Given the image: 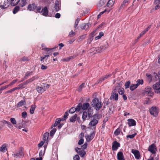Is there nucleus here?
<instances>
[{"label":"nucleus","mask_w":160,"mask_h":160,"mask_svg":"<svg viewBox=\"0 0 160 160\" xmlns=\"http://www.w3.org/2000/svg\"><path fill=\"white\" fill-rule=\"evenodd\" d=\"M10 120L11 122L14 125L16 124L17 122L15 118H11L10 119Z\"/></svg>","instance_id":"obj_49"},{"label":"nucleus","mask_w":160,"mask_h":160,"mask_svg":"<svg viewBox=\"0 0 160 160\" xmlns=\"http://www.w3.org/2000/svg\"><path fill=\"white\" fill-rule=\"evenodd\" d=\"M118 98V92L115 91L112 92L110 97V99L111 100L117 101Z\"/></svg>","instance_id":"obj_8"},{"label":"nucleus","mask_w":160,"mask_h":160,"mask_svg":"<svg viewBox=\"0 0 160 160\" xmlns=\"http://www.w3.org/2000/svg\"><path fill=\"white\" fill-rule=\"evenodd\" d=\"M61 121H62V120L60 118L56 119L54 124L52 126L51 128H52L53 127H55L57 126L60 123Z\"/></svg>","instance_id":"obj_30"},{"label":"nucleus","mask_w":160,"mask_h":160,"mask_svg":"<svg viewBox=\"0 0 160 160\" xmlns=\"http://www.w3.org/2000/svg\"><path fill=\"white\" fill-rule=\"evenodd\" d=\"M17 81V79L14 80L12 82L10 83L8 85V86H10L14 84Z\"/></svg>","instance_id":"obj_62"},{"label":"nucleus","mask_w":160,"mask_h":160,"mask_svg":"<svg viewBox=\"0 0 160 160\" xmlns=\"http://www.w3.org/2000/svg\"><path fill=\"white\" fill-rule=\"evenodd\" d=\"M148 150L152 154H155L157 150V148L154 143H152L150 145L148 148Z\"/></svg>","instance_id":"obj_5"},{"label":"nucleus","mask_w":160,"mask_h":160,"mask_svg":"<svg viewBox=\"0 0 160 160\" xmlns=\"http://www.w3.org/2000/svg\"><path fill=\"white\" fill-rule=\"evenodd\" d=\"M152 88L149 87H146L144 91L145 94L148 96H152L153 93L152 91Z\"/></svg>","instance_id":"obj_6"},{"label":"nucleus","mask_w":160,"mask_h":160,"mask_svg":"<svg viewBox=\"0 0 160 160\" xmlns=\"http://www.w3.org/2000/svg\"><path fill=\"white\" fill-rule=\"evenodd\" d=\"M82 104L81 103H79L78 104V105L76 108H75L76 112H79L81 108H82Z\"/></svg>","instance_id":"obj_35"},{"label":"nucleus","mask_w":160,"mask_h":160,"mask_svg":"<svg viewBox=\"0 0 160 160\" xmlns=\"http://www.w3.org/2000/svg\"><path fill=\"white\" fill-rule=\"evenodd\" d=\"M74 160H79L80 158L78 155H76L73 158Z\"/></svg>","instance_id":"obj_64"},{"label":"nucleus","mask_w":160,"mask_h":160,"mask_svg":"<svg viewBox=\"0 0 160 160\" xmlns=\"http://www.w3.org/2000/svg\"><path fill=\"white\" fill-rule=\"evenodd\" d=\"M117 159L118 160H125L124 157L122 152H118Z\"/></svg>","instance_id":"obj_16"},{"label":"nucleus","mask_w":160,"mask_h":160,"mask_svg":"<svg viewBox=\"0 0 160 160\" xmlns=\"http://www.w3.org/2000/svg\"><path fill=\"white\" fill-rule=\"evenodd\" d=\"M75 112H76L75 110V108L74 107H72L69 110L68 112L69 113H73Z\"/></svg>","instance_id":"obj_54"},{"label":"nucleus","mask_w":160,"mask_h":160,"mask_svg":"<svg viewBox=\"0 0 160 160\" xmlns=\"http://www.w3.org/2000/svg\"><path fill=\"white\" fill-rule=\"evenodd\" d=\"M106 2V0H100L97 3V6L98 7H100L103 5Z\"/></svg>","instance_id":"obj_27"},{"label":"nucleus","mask_w":160,"mask_h":160,"mask_svg":"<svg viewBox=\"0 0 160 160\" xmlns=\"http://www.w3.org/2000/svg\"><path fill=\"white\" fill-rule=\"evenodd\" d=\"M120 88V83H116V85L113 87L112 92L115 91V92H118Z\"/></svg>","instance_id":"obj_23"},{"label":"nucleus","mask_w":160,"mask_h":160,"mask_svg":"<svg viewBox=\"0 0 160 160\" xmlns=\"http://www.w3.org/2000/svg\"><path fill=\"white\" fill-rule=\"evenodd\" d=\"M42 12V15L45 16H48V10L47 7L45 6L42 9L41 11L40 10V12L39 13H41Z\"/></svg>","instance_id":"obj_14"},{"label":"nucleus","mask_w":160,"mask_h":160,"mask_svg":"<svg viewBox=\"0 0 160 160\" xmlns=\"http://www.w3.org/2000/svg\"><path fill=\"white\" fill-rule=\"evenodd\" d=\"M8 144L6 143H4L2 144L0 147V151L3 152H6V150H7L6 148Z\"/></svg>","instance_id":"obj_18"},{"label":"nucleus","mask_w":160,"mask_h":160,"mask_svg":"<svg viewBox=\"0 0 160 160\" xmlns=\"http://www.w3.org/2000/svg\"><path fill=\"white\" fill-rule=\"evenodd\" d=\"M36 108V106L35 105H32L31 106V108L30 109V112L31 114H32L34 113L35 109Z\"/></svg>","instance_id":"obj_37"},{"label":"nucleus","mask_w":160,"mask_h":160,"mask_svg":"<svg viewBox=\"0 0 160 160\" xmlns=\"http://www.w3.org/2000/svg\"><path fill=\"white\" fill-rule=\"evenodd\" d=\"M138 86L137 84H132L130 87V89L131 91H133L136 88L138 87Z\"/></svg>","instance_id":"obj_45"},{"label":"nucleus","mask_w":160,"mask_h":160,"mask_svg":"<svg viewBox=\"0 0 160 160\" xmlns=\"http://www.w3.org/2000/svg\"><path fill=\"white\" fill-rule=\"evenodd\" d=\"M149 111L150 114L154 116H156L158 114V110L156 107H152L149 110Z\"/></svg>","instance_id":"obj_12"},{"label":"nucleus","mask_w":160,"mask_h":160,"mask_svg":"<svg viewBox=\"0 0 160 160\" xmlns=\"http://www.w3.org/2000/svg\"><path fill=\"white\" fill-rule=\"evenodd\" d=\"M86 34H84V35H82L81 36H79L78 37V39L77 40V41L78 42L82 41L86 38Z\"/></svg>","instance_id":"obj_41"},{"label":"nucleus","mask_w":160,"mask_h":160,"mask_svg":"<svg viewBox=\"0 0 160 160\" xmlns=\"http://www.w3.org/2000/svg\"><path fill=\"white\" fill-rule=\"evenodd\" d=\"M130 84V82L129 81L127 82L125 84V89H127L129 87Z\"/></svg>","instance_id":"obj_58"},{"label":"nucleus","mask_w":160,"mask_h":160,"mask_svg":"<svg viewBox=\"0 0 160 160\" xmlns=\"http://www.w3.org/2000/svg\"><path fill=\"white\" fill-rule=\"evenodd\" d=\"M95 133L93 132L90 133V135H88L85 136L86 141L88 142H90L94 138Z\"/></svg>","instance_id":"obj_11"},{"label":"nucleus","mask_w":160,"mask_h":160,"mask_svg":"<svg viewBox=\"0 0 160 160\" xmlns=\"http://www.w3.org/2000/svg\"><path fill=\"white\" fill-rule=\"evenodd\" d=\"M49 137V133L46 132L44 133L43 135V140L45 142L48 139Z\"/></svg>","instance_id":"obj_38"},{"label":"nucleus","mask_w":160,"mask_h":160,"mask_svg":"<svg viewBox=\"0 0 160 160\" xmlns=\"http://www.w3.org/2000/svg\"><path fill=\"white\" fill-rule=\"evenodd\" d=\"M26 103L25 100H21L17 104V107L19 108L25 105Z\"/></svg>","instance_id":"obj_31"},{"label":"nucleus","mask_w":160,"mask_h":160,"mask_svg":"<svg viewBox=\"0 0 160 160\" xmlns=\"http://www.w3.org/2000/svg\"><path fill=\"white\" fill-rule=\"evenodd\" d=\"M154 3L156 5L155 7V10H157L160 8V0H155Z\"/></svg>","instance_id":"obj_28"},{"label":"nucleus","mask_w":160,"mask_h":160,"mask_svg":"<svg viewBox=\"0 0 160 160\" xmlns=\"http://www.w3.org/2000/svg\"><path fill=\"white\" fill-rule=\"evenodd\" d=\"M124 92V89L123 88H120L119 90L118 91V93H119L120 95L123 94Z\"/></svg>","instance_id":"obj_56"},{"label":"nucleus","mask_w":160,"mask_h":160,"mask_svg":"<svg viewBox=\"0 0 160 160\" xmlns=\"http://www.w3.org/2000/svg\"><path fill=\"white\" fill-rule=\"evenodd\" d=\"M131 152L134 155L136 158L138 159L140 158V155L138 150L132 149V150Z\"/></svg>","instance_id":"obj_13"},{"label":"nucleus","mask_w":160,"mask_h":160,"mask_svg":"<svg viewBox=\"0 0 160 160\" xmlns=\"http://www.w3.org/2000/svg\"><path fill=\"white\" fill-rule=\"evenodd\" d=\"M20 60L22 61L28 60V59L27 57L24 56L20 58Z\"/></svg>","instance_id":"obj_63"},{"label":"nucleus","mask_w":160,"mask_h":160,"mask_svg":"<svg viewBox=\"0 0 160 160\" xmlns=\"http://www.w3.org/2000/svg\"><path fill=\"white\" fill-rule=\"evenodd\" d=\"M90 107V105L89 103L88 102L84 103H83L82 106V109L85 110Z\"/></svg>","instance_id":"obj_24"},{"label":"nucleus","mask_w":160,"mask_h":160,"mask_svg":"<svg viewBox=\"0 0 160 160\" xmlns=\"http://www.w3.org/2000/svg\"><path fill=\"white\" fill-rule=\"evenodd\" d=\"M128 121V124L130 127L136 125V122L133 119H129Z\"/></svg>","instance_id":"obj_15"},{"label":"nucleus","mask_w":160,"mask_h":160,"mask_svg":"<svg viewBox=\"0 0 160 160\" xmlns=\"http://www.w3.org/2000/svg\"><path fill=\"white\" fill-rule=\"evenodd\" d=\"M49 56V55H45L43 57H41L40 59V61H42L44 59H46V60L48 59Z\"/></svg>","instance_id":"obj_53"},{"label":"nucleus","mask_w":160,"mask_h":160,"mask_svg":"<svg viewBox=\"0 0 160 160\" xmlns=\"http://www.w3.org/2000/svg\"><path fill=\"white\" fill-rule=\"evenodd\" d=\"M104 35V33L102 32H100L99 35L95 37L96 40L99 39L101 38V37Z\"/></svg>","instance_id":"obj_48"},{"label":"nucleus","mask_w":160,"mask_h":160,"mask_svg":"<svg viewBox=\"0 0 160 160\" xmlns=\"http://www.w3.org/2000/svg\"><path fill=\"white\" fill-rule=\"evenodd\" d=\"M41 8L42 7L41 6L37 7L36 5L34 3L29 4L27 7L28 10L30 11H34L36 13H40Z\"/></svg>","instance_id":"obj_2"},{"label":"nucleus","mask_w":160,"mask_h":160,"mask_svg":"<svg viewBox=\"0 0 160 160\" xmlns=\"http://www.w3.org/2000/svg\"><path fill=\"white\" fill-rule=\"evenodd\" d=\"M102 104L101 102L98 101V103H96L95 105L93 106L92 107H95V108L97 111H98L101 108Z\"/></svg>","instance_id":"obj_17"},{"label":"nucleus","mask_w":160,"mask_h":160,"mask_svg":"<svg viewBox=\"0 0 160 160\" xmlns=\"http://www.w3.org/2000/svg\"><path fill=\"white\" fill-rule=\"evenodd\" d=\"M115 0H109L107 3V6L109 8L112 7L114 4Z\"/></svg>","instance_id":"obj_26"},{"label":"nucleus","mask_w":160,"mask_h":160,"mask_svg":"<svg viewBox=\"0 0 160 160\" xmlns=\"http://www.w3.org/2000/svg\"><path fill=\"white\" fill-rule=\"evenodd\" d=\"M148 78V81L149 82H150L152 80V76L151 74H146Z\"/></svg>","instance_id":"obj_61"},{"label":"nucleus","mask_w":160,"mask_h":160,"mask_svg":"<svg viewBox=\"0 0 160 160\" xmlns=\"http://www.w3.org/2000/svg\"><path fill=\"white\" fill-rule=\"evenodd\" d=\"M90 23H82L80 26V28L83 30H86L89 27Z\"/></svg>","instance_id":"obj_22"},{"label":"nucleus","mask_w":160,"mask_h":160,"mask_svg":"<svg viewBox=\"0 0 160 160\" xmlns=\"http://www.w3.org/2000/svg\"><path fill=\"white\" fill-rule=\"evenodd\" d=\"M54 8H55L56 12H58L60 9V6L59 5V2L58 0L56 1Z\"/></svg>","instance_id":"obj_21"},{"label":"nucleus","mask_w":160,"mask_h":160,"mask_svg":"<svg viewBox=\"0 0 160 160\" xmlns=\"http://www.w3.org/2000/svg\"><path fill=\"white\" fill-rule=\"evenodd\" d=\"M15 127L19 129H20L22 128L23 125L22 123H18Z\"/></svg>","instance_id":"obj_51"},{"label":"nucleus","mask_w":160,"mask_h":160,"mask_svg":"<svg viewBox=\"0 0 160 160\" xmlns=\"http://www.w3.org/2000/svg\"><path fill=\"white\" fill-rule=\"evenodd\" d=\"M159 73L158 74V75L157 73H156V75L158 76V78L160 76V71L158 72ZM153 88L155 90V92L157 93H160V79L159 82L156 83L153 85Z\"/></svg>","instance_id":"obj_4"},{"label":"nucleus","mask_w":160,"mask_h":160,"mask_svg":"<svg viewBox=\"0 0 160 160\" xmlns=\"http://www.w3.org/2000/svg\"><path fill=\"white\" fill-rule=\"evenodd\" d=\"M93 114V110L91 107H89L88 111H84L83 112L82 118L83 121L86 119L89 120L90 118L92 117Z\"/></svg>","instance_id":"obj_1"},{"label":"nucleus","mask_w":160,"mask_h":160,"mask_svg":"<svg viewBox=\"0 0 160 160\" xmlns=\"http://www.w3.org/2000/svg\"><path fill=\"white\" fill-rule=\"evenodd\" d=\"M9 4V0H0V7L2 9L8 8Z\"/></svg>","instance_id":"obj_3"},{"label":"nucleus","mask_w":160,"mask_h":160,"mask_svg":"<svg viewBox=\"0 0 160 160\" xmlns=\"http://www.w3.org/2000/svg\"><path fill=\"white\" fill-rule=\"evenodd\" d=\"M77 117V114H75L73 116L71 117L69 119L70 121L71 122H74L76 119V118Z\"/></svg>","instance_id":"obj_33"},{"label":"nucleus","mask_w":160,"mask_h":160,"mask_svg":"<svg viewBox=\"0 0 160 160\" xmlns=\"http://www.w3.org/2000/svg\"><path fill=\"white\" fill-rule=\"evenodd\" d=\"M151 28V26H148L144 31H142L138 37V39H139L141 37L143 36Z\"/></svg>","instance_id":"obj_19"},{"label":"nucleus","mask_w":160,"mask_h":160,"mask_svg":"<svg viewBox=\"0 0 160 160\" xmlns=\"http://www.w3.org/2000/svg\"><path fill=\"white\" fill-rule=\"evenodd\" d=\"M137 83L136 84L138 86L140 84H142L143 83V81L142 79H138L137 81Z\"/></svg>","instance_id":"obj_55"},{"label":"nucleus","mask_w":160,"mask_h":160,"mask_svg":"<svg viewBox=\"0 0 160 160\" xmlns=\"http://www.w3.org/2000/svg\"><path fill=\"white\" fill-rule=\"evenodd\" d=\"M20 9L19 7L18 6H16L14 8L13 10V13L14 14H15Z\"/></svg>","instance_id":"obj_47"},{"label":"nucleus","mask_w":160,"mask_h":160,"mask_svg":"<svg viewBox=\"0 0 160 160\" xmlns=\"http://www.w3.org/2000/svg\"><path fill=\"white\" fill-rule=\"evenodd\" d=\"M99 101V99L98 98H95L93 99L91 102V104L92 106L95 105V104L98 102Z\"/></svg>","instance_id":"obj_40"},{"label":"nucleus","mask_w":160,"mask_h":160,"mask_svg":"<svg viewBox=\"0 0 160 160\" xmlns=\"http://www.w3.org/2000/svg\"><path fill=\"white\" fill-rule=\"evenodd\" d=\"M136 134L137 133H136L132 135H129L127 136V138H129L131 139H132L134 137L136 136Z\"/></svg>","instance_id":"obj_57"},{"label":"nucleus","mask_w":160,"mask_h":160,"mask_svg":"<svg viewBox=\"0 0 160 160\" xmlns=\"http://www.w3.org/2000/svg\"><path fill=\"white\" fill-rule=\"evenodd\" d=\"M98 122V120L96 119H93L89 122V125L91 126H94L96 125Z\"/></svg>","instance_id":"obj_20"},{"label":"nucleus","mask_w":160,"mask_h":160,"mask_svg":"<svg viewBox=\"0 0 160 160\" xmlns=\"http://www.w3.org/2000/svg\"><path fill=\"white\" fill-rule=\"evenodd\" d=\"M24 84H23V83H21V84H19L18 85V87H17L16 88H17V89H20L24 88L25 87L24 86Z\"/></svg>","instance_id":"obj_52"},{"label":"nucleus","mask_w":160,"mask_h":160,"mask_svg":"<svg viewBox=\"0 0 160 160\" xmlns=\"http://www.w3.org/2000/svg\"><path fill=\"white\" fill-rule=\"evenodd\" d=\"M120 144L117 141H115L113 142L112 144V149L113 151H116L120 147Z\"/></svg>","instance_id":"obj_9"},{"label":"nucleus","mask_w":160,"mask_h":160,"mask_svg":"<svg viewBox=\"0 0 160 160\" xmlns=\"http://www.w3.org/2000/svg\"><path fill=\"white\" fill-rule=\"evenodd\" d=\"M85 85V83H83L81 85L79 86L78 88L77 89V90L79 92L82 91V89L85 87L84 85Z\"/></svg>","instance_id":"obj_42"},{"label":"nucleus","mask_w":160,"mask_h":160,"mask_svg":"<svg viewBox=\"0 0 160 160\" xmlns=\"http://www.w3.org/2000/svg\"><path fill=\"white\" fill-rule=\"evenodd\" d=\"M27 113L26 112H23L22 113V118H25L27 116Z\"/></svg>","instance_id":"obj_60"},{"label":"nucleus","mask_w":160,"mask_h":160,"mask_svg":"<svg viewBox=\"0 0 160 160\" xmlns=\"http://www.w3.org/2000/svg\"><path fill=\"white\" fill-rule=\"evenodd\" d=\"M76 55H74L72 56H70L67 58L66 59H63V61H69V60L71 59H72L74 58H75L76 57Z\"/></svg>","instance_id":"obj_39"},{"label":"nucleus","mask_w":160,"mask_h":160,"mask_svg":"<svg viewBox=\"0 0 160 160\" xmlns=\"http://www.w3.org/2000/svg\"><path fill=\"white\" fill-rule=\"evenodd\" d=\"M22 148L21 147L19 148V150L17 152H15L13 155V156L14 157L16 158H20L23 157L24 155L23 152L22 151Z\"/></svg>","instance_id":"obj_7"},{"label":"nucleus","mask_w":160,"mask_h":160,"mask_svg":"<svg viewBox=\"0 0 160 160\" xmlns=\"http://www.w3.org/2000/svg\"><path fill=\"white\" fill-rule=\"evenodd\" d=\"M120 129L119 128H118L114 132V134L116 136H118L120 134Z\"/></svg>","instance_id":"obj_50"},{"label":"nucleus","mask_w":160,"mask_h":160,"mask_svg":"<svg viewBox=\"0 0 160 160\" xmlns=\"http://www.w3.org/2000/svg\"><path fill=\"white\" fill-rule=\"evenodd\" d=\"M19 2V4L21 7L25 6L27 3V0H21V1L20 0Z\"/></svg>","instance_id":"obj_34"},{"label":"nucleus","mask_w":160,"mask_h":160,"mask_svg":"<svg viewBox=\"0 0 160 160\" xmlns=\"http://www.w3.org/2000/svg\"><path fill=\"white\" fill-rule=\"evenodd\" d=\"M111 74H107L105 76H103L102 78H100L99 80V82H102L104 80L106 79L108 77L111 76Z\"/></svg>","instance_id":"obj_36"},{"label":"nucleus","mask_w":160,"mask_h":160,"mask_svg":"<svg viewBox=\"0 0 160 160\" xmlns=\"http://www.w3.org/2000/svg\"><path fill=\"white\" fill-rule=\"evenodd\" d=\"M56 131V129L55 128H53L50 132V136L52 137Z\"/></svg>","instance_id":"obj_46"},{"label":"nucleus","mask_w":160,"mask_h":160,"mask_svg":"<svg viewBox=\"0 0 160 160\" xmlns=\"http://www.w3.org/2000/svg\"><path fill=\"white\" fill-rule=\"evenodd\" d=\"M33 81V79H28L26 81H25L23 83V84H24V85H25L26 84H27L29 83L30 82H31Z\"/></svg>","instance_id":"obj_59"},{"label":"nucleus","mask_w":160,"mask_h":160,"mask_svg":"<svg viewBox=\"0 0 160 160\" xmlns=\"http://www.w3.org/2000/svg\"><path fill=\"white\" fill-rule=\"evenodd\" d=\"M19 1L20 0H10L9 3L12 6H15L17 5Z\"/></svg>","instance_id":"obj_29"},{"label":"nucleus","mask_w":160,"mask_h":160,"mask_svg":"<svg viewBox=\"0 0 160 160\" xmlns=\"http://www.w3.org/2000/svg\"><path fill=\"white\" fill-rule=\"evenodd\" d=\"M128 3H129L123 1L119 8V11L121 10H123L125 7H127L128 5Z\"/></svg>","instance_id":"obj_25"},{"label":"nucleus","mask_w":160,"mask_h":160,"mask_svg":"<svg viewBox=\"0 0 160 160\" xmlns=\"http://www.w3.org/2000/svg\"><path fill=\"white\" fill-rule=\"evenodd\" d=\"M107 45H104L101 46L99 47L95 48L96 51L98 53H100L105 50L107 47Z\"/></svg>","instance_id":"obj_10"},{"label":"nucleus","mask_w":160,"mask_h":160,"mask_svg":"<svg viewBox=\"0 0 160 160\" xmlns=\"http://www.w3.org/2000/svg\"><path fill=\"white\" fill-rule=\"evenodd\" d=\"M78 153L81 157H83L86 154V152L84 150H80L78 152Z\"/></svg>","instance_id":"obj_43"},{"label":"nucleus","mask_w":160,"mask_h":160,"mask_svg":"<svg viewBox=\"0 0 160 160\" xmlns=\"http://www.w3.org/2000/svg\"><path fill=\"white\" fill-rule=\"evenodd\" d=\"M36 89L38 92L41 93H42L45 91V89L42 87H37Z\"/></svg>","instance_id":"obj_32"},{"label":"nucleus","mask_w":160,"mask_h":160,"mask_svg":"<svg viewBox=\"0 0 160 160\" xmlns=\"http://www.w3.org/2000/svg\"><path fill=\"white\" fill-rule=\"evenodd\" d=\"M68 115V111H67L65 112L64 115L63 117V118H62V119H61L62 121H63L65 120L67 118Z\"/></svg>","instance_id":"obj_44"}]
</instances>
